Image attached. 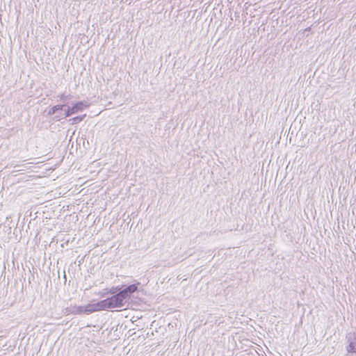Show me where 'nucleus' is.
<instances>
[{
  "label": "nucleus",
  "instance_id": "10",
  "mask_svg": "<svg viewBox=\"0 0 356 356\" xmlns=\"http://www.w3.org/2000/svg\"><path fill=\"white\" fill-rule=\"evenodd\" d=\"M70 99V95H65L64 93L60 95V99L62 101H67Z\"/></svg>",
  "mask_w": 356,
  "mask_h": 356
},
{
  "label": "nucleus",
  "instance_id": "8",
  "mask_svg": "<svg viewBox=\"0 0 356 356\" xmlns=\"http://www.w3.org/2000/svg\"><path fill=\"white\" fill-rule=\"evenodd\" d=\"M85 117L86 115H79L70 119V120L72 121V124H78L81 122Z\"/></svg>",
  "mask_w": 356,
  "mask_h": 356
},
{
  "label": "nucleus",
  "instance_id": "9",
  "mask_svg": "<svg viewBox=\"0 0 356 356\" xmlns=\"http://www.w3.org/2000/svg\"><path fill=\"white\" fill-rule=\"evenodd\" d=\"M120 289H121V286H115V287H112L111 289H110L108 293L113 296L114 294H116Z\"/></svg>",
  "mask_w": 356,
  "mask_h": 356
},
{
  "label": "nucleus",
  "instance_id": "7",
  "mask_svg": "<svg viewBox=\"0 0 356 356\" xmlns=\"http://www.w3.org/2000/svg\"><path fill=\"white\" fill-rule=\"evenodd\" d=\"M74 314H81L85 313V307L83 306H75L73 309L70 311Z\"/></svg>",
  "mask_w": 356,
  "mask_h": 356
},
{
  "label": "nucleus",
  "instance_id": "4",
  "mask_svg": "<svg viewBox=\"0 0 356 356\" xmlns=\"http://www.w3.org/2000/svg\"><path fill=\"white\" fill-rule=\"evenodd\" d=\"M140 285V282H136L128 286H121V292L124 296L127 301L131 298V296L134 293H135L138 288V286Z\"/></svg>",
  "mask_w": 356,
  "mask_h": 356
},
{
  "label": "nucleus",
  "instance_id": "1",
  "mask_svg": "<svg viewBox=\"0 0 356 356\" xmlns=\"http://www.w3.org/2000/svg\"><path fill=\"white\" fill-rule=\"evenodd\" d=\"M106 310L126 306L127 300L120 290L116 294L103 300Z\"/></svg>",
  "mask_w": 356,
  "mask_h": 356
},
{
  "label": "nucleus",
  "instance_id": "5",
  "mask_svg": "<svg viewBox=\"0 0 356 356\" xmlns=\"http://www.w3.org/2000/svg\"><path fill=\"white\" fill-rule=\"evenodd\" d=\"M102 310H106L103 300L96 303L88 304L85 307V313L87 314Z\"/></svg>",
  "mask_w": 356,
  "mask_h": 356
},
{
  "label": "nucleus",
  "instance_id": "3",
  "mask_svg": "<svg viewBox=\"0 0 356 356\" xmlns=\"http://www.w3.org/2000/svg\"><path fill=\"white\" fill-rule=\"evenodd\" d=\"M88 105L84 102H78L72 107H68L65 111V117H70L79 111H82Z\"/></svg>",
  "mask_w": 356,
  "mask_h": 356
},
{
  "label": "nucleus",
  "instance_id": "6",
  "mask_svg": "<svg viewBox=\"0 0 356 356\" xmlns=\"http://www.w3.org/2000/svg\"><path fill=\"white\" fill-rule=\"evenodd\" d=\"M64 106H65V104H59V105L54 106L53 107H51L49 109V111L48 112V115H54L58 111L62 110Z\"/></svg>",
  "mask_w": 356,
  "mask_h": 356
},
{
  "label": "nucleus",
  "instance_id": "2",
  "mask_svg": "<svg viewBox=\"0 0 356 356\" xmlns=\"http://www.w3.org/2000/svg\"><path fill=\"white\" fill-rule=\"evenodd\" d=\"M346 350L348 354L356 353V332H349L346 335Z\"/></svg>",
  "mask_w": 356,
  "mask_h": 356
}]
</instances>
